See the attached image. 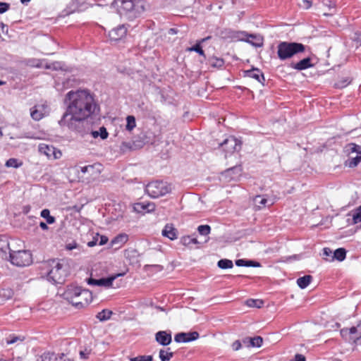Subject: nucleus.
Here are the masks:
<instances>
[{
  "label": "nucleus",
  "mask_w": 361,
  "mask_h": 361,
  "mask_svg": "<svg viewBox=\"0 0 361 361\" xmlns=\"http://www.w3.org/2000/svg\"><path fill=\"white\" fill-rule=\"evenodd\" d=\"M66 111L59 121L61 127L77 130L79 124L94 114L96 103L92 95L87 90H71L63 100Z\"/></svg>",
  "instance_id": "nucleus-1"
},
{
  "label": "nucleus",
  "mask_w": 361,
  "mask_h": 361,
  "mask_svg": "<svg viewBox=\"0 0 361 361\" xmlns=\"http://www.w3.org/2000/svg\"><path fill=\"white\" fill-rule=\"evenodd\" d=\"M114 4L120 15L130 20L137 18L145 11L142 0H114Z\"/></svg>",
  "instance_id": "nucleus-2"
},
{
  "label": "nucleus",
  "mask_w": 361,
  "mask_h": 361,
  "mask_svg": "<svg viewBox=\"0 0 361 361\" xmlns=\"http://www.w3.org/2000/svg\"><path fill=\"white\" fill-rule=\"evenodd\" d=\"M305 50V46L302 43L281 42L277 47V54L280 60L284 61Z\"/></svg>",
  "instance_id": "nucleus-3"
},
{
  "label": "nucleus",
  "mask_w": 361,
  "mask_h": 361,
  "mask_svg": "<svg viewBox=\"0 0 361 361\" xmlns=\"http://www.w3.org/2000/svg\"><path fill=\"white\" fill-rule=\"evenodd\" d=\"M171 184L163 180H154L145 187L146 193L152 198H158L171 192Z\"/></svg>",
  "instance_id": "nucleus-4"
},
{
  "label": "nucleus",
  "mask_w": 361,
  "mask_h": 361,
  "mask_svg": "<svg viewBox=\"0 0 361 361\" xmlns=\"http://www.w3.org/2000/svg\"><path fill=\"white\" fill-rule=\"evenodd\" d=\"M51 269L47 274V279L54 283H63L67 276V271L64 264L59 260L54 259L51 263Z\"/></svg>",
  "instance_id": "nucleus-5"
},
{
  "label": "nucleus",
  "mask_w": 361,
  "mask_h": 361,
  "mask_svg": "<svg viewBox=\"0 0 361 361\" xmlns=\"http://www.w3.org/2000/svg\"><path fill=\"white\" fill-rule=\"evenodd\" d=\"M10 262L17 267L29 266L32 262V254L28 250H10Z\"/></svg>",
  "instance_id": "nucleus-6"
},
{
  "label": "nucleus",
  "mask_w": 361,
  "mask_h": 361,
  "mask_svg": "<svg viewBox=\"0 0 361 361\" xmlns=\"http://www.w3.org/2000/svg\"><path fill=\"white\" fill-rule=\"evenodd\" d=\"M39 152L47 157L48 159H58L62 156L60 150L56 149L53 145L41 143L38 146Z\"/></svg>",
  "instance_id": "nucleus-7"
},
{
  "label": "nucleus",
  "mask_w": 361,
  "mask_h": 361,
  "mask_svg": "<svg viewBox=\"0 0 361 361\" xmlns=\"http://www.w3.org/2000/svg\"><path fill=\"white\" fill-rule=\"evenodd\" d=\"M92 300V293L87 289H83L80 294L76 298L75 301H74L73 306L78 309H81L87 306Z\"/></svg>",
  "instance_id": "nucleus-8"
},
{
  "label": "nucleus",
  "mask_w": 361,
  "mask_h": 361,
  "mask_svg": "<svg viewBox=\"0 0 361 361\" xmlns=\"http://www.w3.org/2000/svg\"><path fill=\"white\" fill-rule=\"evenodd\" d=\"M82 290L83 289L78 286H69L63 294V298L73 305L74 301H75L76 298L80 294Z\"/></svg>",
  "instance_id": "nucleus-9"
},
{
  "label": "nucleus",
  "mask_w": 361,
  "mask_h": 361,
  "mask_svg": "<svg viewBox=\"0 0 361 361\" xmlns=\"http://www.w3.org/2000/svg\"><path fill=\"white\" fill-rule=\"evenodd\" d=\"M220 146L223 147L226 153H233L235 151L239 150L240 148L238 140L232 136L224 140V141L220 144Z\"/></svg>",
  "instance_id": "nucleus-10"
},
{
  "label": "nucleus",
  "mask_w": 361,
  "mask_h": 361,
  "mask_svg": "<svg viewBox=\"0 0 361 361\" xmlns=\"http://www.w3.org/2000/svg\"><path fill=\"white\" fill-rule=\"evenodd\" d=\"M199 336V333L197 331L181 332L175 335L174 341L177 343H188L197 340Z\"/></svg>",
  "instance_id": "nucleus-11"
},
{
  "label": "nucleus",
  "mask_w": 361,
  "mask_h": 361,
  "mask_svg": "<svg viewBox=\"0 0 361 361\" xmlns=\"http://www.w3.org/2000/svg\"><path fill=\"white\" fill-rule=\"evenodd\" d=\"M116 278V276H112L108 278H102L99 279L90 278L87 279V283L92 286H99L109 288L112 286L113 281Z\"/></svg>",
  "instance_id": "nucleus-12"
},
{
  "label": "nucleus",
  "mask_w": 361,
  "mask_h": 361,
  "mask_svg": "<svg viewBox=\"0 0 361 361\" xmlns=\"http://www.w3.org/2000/svg\"><path fill=\"white\" fill-rule=\"evenodd\" d=\"M127 32V28L124 25H119L117 27L112 29L109 33V36L111 41H118L122 39L126 36Z\"/></svg>",
  "instance_id": "nucleus-13"
},
{
  "label": "nucleus",
  "mask_w": 361,
  "mask_h": 361,
  "mask_svg": "<svg viewBox=\"0 0 361 361\" xmlns=\"http://www.w3.org/2000/svg\"><path fill=\"white\" fill-rule=\"evenodd\" d=\"M155 340L157 343H159L161 345H164V346L168 345L171 343V341H172L171 334L169 333H167L165 331H158L155 334Z\"/></svg>",
  "instance_id": "nucleus-14"
},
{
  "label": "nucleus",
  "mask_w": 361,
  "mask_h": 361,
  "mask_svg": "<svg viewBox=\"0 0 361 361\" xmlns=\"http://www.w3.org/2000/svg\"><path fill=\"white\" fill-rule=\"evenodd\" d=\"M155 204L150 202H142L136 203L134 209L137 212H152L155 209Z\"/></svg>",
  "instance_id": "nucleus-15"
},
{
  "label": "nucleus",
  "mask_w": 361,
  "mask_h": 361,
  "mask_svg": "<svg viewBox=\"0 0 361 361\" xmlns=\"http://www.w3.org/2000/svg\"><path fill=\"white\" fill-rule=\"evenodd\" d=\"M245 76L256 80L257 82L264 84L265 80L263 73L258 68H252L244 72Z\"/></svg>",
  "instance_id": "nucleus-16"
},
{
  "label": "nucleus",
  "mask_w": 361,
  "mask_h": 361,
  "mask_svg": "<svg viewBox=\"0 0 361 361\" xmlns=\"http://www.w3.org/2000/svg\"><path fill=\"white\" fill-rule=\"evenodd\" d=\"M343 336H346L347 334L350 335V339L356 342L359 339L361 338V329L360 331H358L357 327L353 326L351 328L342 329L341 331Z\"/></svg>",
  "instance_id": "nucleus-17"
},
{
  "label": "nucleus",
  "mask_w": 361,
  "mask_h": 361,
  "mask_svg": "<svg viewBox=\"0 0 361 361\" xmlns=\"http://www.w3.org/2000/svg\"><path fill=\"white\" fill-rule=\"evenodd\" d=\"M245 42L252 44L255 47H260L263 45V37L259 35L248 34Z\"/></svg>",
  "instance_id": "nucleus-18"
},
{
  "label": "nucleus",
  "mask_w": 361,
  "mask_h": 361,
  "mask_svg": "<svg viewBox=\"0 0 361 361\" xmlns=\"http://www.w3.org/2000/svg\"><path fill=\"white\" fill-rule=\"evenodd\" d=\"M42 361H66L65 358V355L63 353L61 354H56L54 353H44L42 355Z\"/></svg>",
  "instance_id": "nucleus-19"
},
{
  "label": "nucleus",
  "mask_w": 361,
  "mask_h": 361,
  "mask_svg": "<svg viewBox=\"0 0 361 361\" xmlns=\"http://www.w3.org/2000/svg\"><path fill=\"white\" fill-rule=\"evenodd\" d=\"M313 66L310 57L305 58L296 63H292L291 67L298 71L305 70Z\"/></svg>",
  "instance_id": "nucleus-20"
},
{
  "label": "nucleus",
  "mask_w": 361,
  "mask_h": 361,
  "mask_svg": "<svg viewBox=\"0 0 361 361\" xmlns=\"http://www.w3.org/2000/svg\"><path fill=\"white\" fill-rule=\"evenodd\" d=\"M27 64L31 67H35V68H43L44 67L46 69H56V66H55L56 63H53L51 65H44V61L36 59H29L27 62Z\"/></svg>",
  "instance_id": "nucleus-21"
},
{
  "label": "nucleus",
  "mask_w": 361,
  "mask_h": 361,
  "mask_svg": "<svg viewBox=\"0 0 361 361\" xmlns=\"http://www.w3.org/2000/svg\"><path fill=\"white\" fill-rule=\"evenodd\" d=\"M128 240L127 234L121 233L116 236L111 242V247L118 249L123 246Z\"/></svg>",
  "instance_id": "nucleus-22"
},
{
  "label": "nucleus",
  "mask_w": 361,
  "mask_h": 361,
  "mask_svg": "<svg viewBox=\"0 0 361 361\" xmlns=\"http://www.w3.org/2000/svg\"><path fill=\"white\" fill-rule=\"evenodd\" d=\"M164 237L170 240H175L177 238L176 229L171 224H166L161 232Z\"/></svg>",
  "instance_id": "nucleus-23"
},
{
  "label": "nucleus",
  "mask_w": 361,
  "mask_h": 361,
  "mask_svg": "<svg viewBox=\"0 0 361 361\" xmlns=\"http://www.w3.org/2000/svg\"><path fill=\"white\" fill-rule=\"evenodd\" d=\"M243 342L248 346L259 348L262 346L263 339L261 336H255L253 338H245Z\"/></svg>",
  "instance_id": "nucleus-24"
},
{
  "label": "nucleus",
  "mask_w": 361,
  "mask_h": 361,
  "mask_svg": "<svg viewBox=\"0 0 361 361\" xmlns=\"http://www.w3.org/2000/svg\"><path fill=\"white\" fill-rule=\"evenodd\" d=\"M255 202L260 208L265 207L266 206H271L274 204L271 200H268L263 195H257L255 198Z\"/></svg>",
  "instance_id": "nucleus-25"
},
{
  "label": "nucleus",
  "mask_w": 361,
  "mask_h": 361,
  "mask_svg": "<svg viewBox=\"0 0 361 361\" xmlns=\"http://www.w3.org/2000/svg\"><path fill=\"white\" fill-rule=\"evenodd\" d=\"M322 4L324 6L328 8L329 13H324L326 16H331L336 13V3L331 0H323Z\"/></svg>",
  "instance_id": "nucleus-26"
},
{
  "label": "nucleus",
  "mask_w": 361,
  "mask_h": 361,
  "mask_svg": "<svg viewBox=\"0 0 361 361\" xmlns=\"http://www.w3.org/2000/svg\"><path fill=\"white\" fill-rule=\"evenodd\" d=\"M235 265L238 267H260V264L257 262H255L252 260H247V259H237L235 261Z\"/></svg>",
  "instance_id": "nucleus-27"
},
{
  "label": "nucleus",
  "mask_w": 361,
  "mask_h": 361,
  "mask_svg": "<svg viewBox=\"0 0 361 361\" xmlns=\"http://www.w3.org/2000/svg\"><path fill=\"white\" fill-rule=\"evenodd\" d=\"M312 280V276L310 275H305L302 277H300L297 279L298 286L304 289L307 288Z\"/></svg>",
  "instance_id": "nucleus-28"
},
{
  "label": "nucleus",
  "mask_w": 361,
  "mask_h": 361,
  "mask_svg": "<svg viewBox=\"0 0 361 361\" xmlns=\"http://www.w3.org/2000/svg\"><path fill=\"white\" fill-rule=\"evenodd\" d=\"M174 353L168 348L166 350L161 349L159 353V357L161 361H169L173 356Z\"/></svg>",
  "instance_id": "nucleus-29"
},
{
  "label": "nucleus",
  "mask_w": 361,
  "mask_h": 361,
  "mask_svg": "<svg viewBox=\"0 0 361 361\" xmlns=\"http://www.w3.org/2000/svg\"><path fill=\"white\" fill-rule=\"evenodd\" d=\"M180 242L184 246L187 247H190L192 245H197L200 243L196 238H193L190 235L183 236L180 239Z\"/></svg>",
  "instance_id": "nucleus-30"
},
{
  "label": "nucleus",
  "mask_w": 361,
  "mask_h": 361,
  "mask_svg": "<svg viewBox=\"0 0 361 361\" xmlns=\"http://www.w3.org/2000/svg\"><path fill=\"white\" fill-rule=\"evenodd\" d=\"M361 162V151L359 154H357L355 157L350 156L348 161H347V165L350 167L353 168L358 165L359 163Z\"/></svg>",
  "instance_id": "nucleus-31"
},
{
  "label": "nucleus",
  "mask_w": 361,
  "mask_h": 361,
  "mask_svg": "<svg viewBox=\"0 0 361 361\" xmlns=\"http://www.w3.org/2000/svg\"><path fill=\"white\" fill-rule=\"evenodd\" d=\"M111 314L112 312L111 310L104 309L97 314L96 318L100 322H105L110 319Z\"/></svg>",
  "instance_id": "nucleus-32"
},
{
  "label": "nucleus",
  "mask_w": 361,
  "mask_h": 361,
  "mask_svg": "<svg viewBox=\"0 0 361 361\" xmlns=\"http://www.w3.org/2000/svg\"><path fill=\"white\" fill-rule=\"evenodd\" d=\"M44 115L40 106H35L31 109L30 116L35 121H39L44 117Z\"/></svg>",
  "instance_id": "nucleus-33"
},
{
  "label": "nucleus",
  "mask_w": 361,
  "mask_h": 361,
  "mask_svg": "<svg viewBox=\"0 0 361 361\" xmlns=\"http://www.w3.org/2000/svg\"><path fill=\"white\" fill-rule=\"evenodd\" d=\"M345 150L351 156L353 154H359L361 151V146L355 143H349L345 146Z\"/></svg>",
  "instance_id": "nucleus-34"
},
{
  "label": "nucleus",
  "mask_w": 361,
  "mask_h": 361,
  "mask_svg": "<svg viewBox=\"0 0 361 361\" xmlns=\"http://www.w3.org/2000/svg\"><path fill=\"white\" fill-rule=\"evenodd\" d=\"M346 256V251L344 248H338L334 252V260L336 259L339 262H342L345 259Z\"/></svg>",
  "instance_id": "nucleus-35"
},
{
  "label": "nucleus",
  "mask_w": 361,
  "mask_h": 361,
  "mask_svg": "<svg viewBox=\"0 0 361 361\" xmlns=\"http://www.w3.org/2000/svg\"><path fill=\"white\" fill-rule=\"evenodd\" d=\"M217 265L220 269H231L233 267V262L228 259H220L218 262Z\"/></svg>",
  "instance_id": "nucleus-36"
},
{
  "label": "nucleus",
  "mask_w": 361,
  "mask_h": 361,
  "mask_svg": "<svg viewBox=\"0 0 361 361\" xmlns=\"http://www.w3.org/2000/svg\"><path fill=\"white\" fill-rule=\"evenodd\" d=\"M247 37V32L245 31L233 30V41H245Z\"/></svg>",
  "instance_id": "nucleus-37"
},
{
  "label": "nucleus",
  "mask_w": 361,
  "mask_h": 361,
  "mask_svg": "<svg viewBox=\"0 0 361 361\" xmlns=\"http://www.w3.org/2000/svg\"><path fill=\"white\" fill-rule=\"evenodd\" d=\"M126 129L128 131H132L136 126L135 118L134 116H128L126 117Z\"/></svg>",
  "instance_id": "nucleus-38"
},
{
  "label": "nucleus",
  "mask_w": 361,
  "mask_h": 361,
  "mask_svg": "<svg viewBox=\"0 0 361 361\" xmlns=\"http://www.w3.org/2000/svg\"><path fill=\"white\" fill-rule=\"evenodd\" d=\"M41 216L45 219L49 224H52L55 222V218L50 215V212L48 209L42 210Z\"/></svg>",
  "instance_id": "nucleus-39"
},
{
  "label": "nucleus",
  "mask_w": 361,
  "mask_h": 361,
  "mask_svg": "<svg viewBox=\"0 0 361 361\" xmlns=\"http://www.w3.org/2000/svg\"><path fill=\"white\" fill-rule=\"evenodd\" d=\"M233 30L231 29L226 28L222 30H221L219 33L220 37L224 39H228L233 41Z\"/></svg>",
  "instance_id": "nucleus-40"
},
{
  "label": "nucleus",
  "mask_w": 361,
  "mask_h": 361,
  "mask_svg": "<svg viewBox=\"0 0 361 361\" xmlns=\"http://www.w3.org/2000/svg\"><path fill=\"white\" fill-rule=\"evenodd\" d=\"M6 167L19 168L23 165L22 161H19L18 159L15 158H11L8 159L5 164Z\"/></svg>",
  "instance_id": "nucleus-41"
},
{
  "label": "nucleus",
  "mask_w": 361,
  "mask_h": 361,
  "mask_svg": "<svg viewBox=\"0 0 361 361\" xmlns=\"http://www.w3.org/2000/svg\"><path fill=\"white\" fill-rule=\"evenodd\" d=\"M209 63L211 66L217 67V68L222 67L224 64V61L222 59L216 58V57H212V58L209 59Z\"/></svg>",
  "instance_id": "nucleus-42"
},
{
  "label": "nucleus",
  "mask_w": 361,
  "mask_h": 361,
  "mask_svg": "<svg viewBox=\"0 0 361 361\" xmlns=\"http://www.w3.org/2000/svg\"><path fill=\"white\" fill-rule=\"evenodd\" d=\"M263 304V301L258 299H249L246 301V305L251 307L260 308Z\"/></svg>",
  "instance_id": "nucleus-43"
},
{
  "label": "nucleus",
  "mask_w": 361,
  "mask_h": 361,
  "mask_svg": "<svg viewBox=\"0 0 361 361\" xmlns=\"http://www.w3.org/2000/svg\"><path fill=\"white\" fill-rule=\"evenodd\" d=\"M197 230L200 235L207 236L211 232V227L209 225H200Z\"/></svg>",
  "instance_id": "nucleus-44"
},
{
  "label": "nucleus",
  "mask_w": 361,
  "mask_h": 361,
  "mask_svg": "<svg viewBox=\"0 0 361 361\" xmlns=\"http://www.w3.org/2000/svg\"><path fill=\"white\" fill-rule=\"evenodd\" d=\"M322 255H323L324 259H325L326 261H328V262L334 261V258H333L334 252H332V250L330 248L324 247L323 249Z\"/></svg>",
  "instance_id": "nucleus-45"
},
{
  "label": "nucleus",
  "mask_w": 361,
  "mask_h": 361,
  "mask_svg": "<svg viewBox=\"0 0 361 361\" xmlns=\"http://www.w3.org/2000/svg\"><path fill=\"white\" fill-rule=\"evenodd\" d=\"M187 51H195L198 53L200 56H205L204 51H203L201 44L197 41V42L195 44V45L188 47L187 49Z\"/></svg>",
  "instance_id": "nucleus-46"
},
{
  "label": "nucleus",
  "mask_w": 361,
  "mask_h": 361,
  "mask_svg": "<svg viewBox=\"0 0 361 361\" xmlns=\"http://www.w3.org/2000/svg\"><path fill=\"white\" fill-rule=\"evenodd\" d=\"M130 361H153L152 355H138L130 358Z\"/></svg>",
  "instance_id": "nucleus-47"
},
{
  "label": "nucleus",
  "mask_w": 361,
  "mask_h": 361,
  "mask_svg": "<svg viewBox=\"0 0 361 361\" xmlns=\"http://www.w3.org/2000/svg\"><path fill=\"white\" fill-rule=\"evenodd\" d=\"M353 221L354 224L361 222V206L353 212Z\"/></svg>",
  "instance_id": "nucleus-48"
},
{
  "label": "nucleus",
  "mask_w": 361,
  "mask_h": 361,
  "mask_svg": "<svg viewBox=\"0 0 361 361\" xmlns=\"http://www.w3.org/2000/svg\"><path fill=\"white\" fill-rule=\"evenodd\" d=\"M66 249L68 250H78L79 252H80V246L75 241H72L71 243H67L66 245Z\"/></svg>",
  "instance_id": "nucleus-49"
},
{
  "label": "nucleus",
  "mask_w": 361,
  "mask_h": 361,
  "mask_svg": "<svg viewBox=\"0 0 361 361\" xmlns=\"http://www.w3.org/2000/svg\"><path fill=\"white\" fill-rule=\"evenodd\" d=\"M109 133L105 127H100L99 129V136L102 139L105 140L108 137Z\"/></svg>",
  "instance_id": "nucleus-50"
},
{
  "label": "nucleus",
  "mask_w": 361,
  "mask_h": 361,
  "mask_svg": "<svg viewBox=\"0 0 361 361\" xmlns=\"http://www.w3.org/2000/svg\"><path fill=\"white\" fill-rule=\"evenodd\" d=\"M108 238L105 235H99L98 233H97V240H99L98 244L99 245H103L107 243L108 242Z\"/></svg>",
  "instance_id": "nucleus-51"
},
{
  "label": "nucleus",
  "mask_w": 361,
  "mask_h": 361,
  "mask_svg": "<svg viewBox=\"0 0 361 361\" xmlns=\"http://www.w3.org/2000/svg\"><path fill=\"white\" fill-rule=\"evenodd\" d=\"M299 6L304 9H308L312 6V2L309 0H302Z\"/></svg>",
  "instance_id": "nucleus-52"
},
{
  "label": "nucleus",
  "mask_w": 361,
  "mask_h": 361,
  "mask_svg": "<svg viewBox=\"0 0 361 361\" xmlns=\"http://www.w3.org/2000/svg\"><path fill=\"white\" fill-rule=\"evenodd\" d=\"M10 8V4L6 2H0V13L6 12Z\"/></svg>",
  "instance_id": "nucleus-53"
},
{
  "label": "nucleus",
  "mask_w": 361,
  "mask_h": 361,
  "mask_svg": "<svg viewBox=\"0 0 361 361\" xmlns=\"http://www.w3.org/2000/svg\"><path fill=\"white\" fill-rule=\"evenodd\" d=\"M231 347L233 350H238L242 348L241 342L239 340H237L232 343Z\"/></svg>",
  "instance_id": "nucleus-54"
},
{
  "label": "nucleus",
  "mask_w": 361,
  "mask_h": 361,
  "mask_svg": "<svg viewBox=\"0 0 361 361\" xmlns=\"http://www.w3.org/2000/svg\"><path fill=\"white\" fill-rule=\"evenodd\" d=\"M93 165H88L80 168V171L82 173H90V171L93 170Z\"/></svg>",
  "instance_id": "nucleus-55"
},
{
  "label": "nucleus",
  "mask_w": 361,
  "mask_h": 361,
  "mask_svg": "<svg viewBox=\"0 0 361 361\" xmlns=\"http://www.w3.org/2000/svg\"><path fill=\"white\" fill-rule=\"evenodd\" d=\"M90 353V350H85L80 352V357L81 359H87Z\"/></svg>",
  "instance_id": "nucleus-56"
},
{
  "label": "nucleus",
  "mask_w": 361,
  "mask_h": 361,
  "mask_svg": "<svg viewBox=\"0 0 361 361\" xmlns=\"http://www.w3.org/2000/svg\"><path fill=\"white\" fill-rule=\"evenodd\" d=\"M305 357L302 354H296L292 361H305Z\"/></svg>",
  "instance_id": "nucleus-57"
},
{
  "label": "nucleus",
  "mask_w": 361,
  "mask_h": 361,
  "mask_svg": "<svg viewBox=\"0 0 361 361\" xmlns=\"http://www.w3.org/2000/svg\"><path fill=\"white\" fill-rule=\"evenodd\" d=\"M20 340L18 336H12L10 339H7L6 343L11 345L15 343L17 341Z\"/></svg>",
  "instance_id": "nucleus-58"
},
{
  "label": "nucleus",
  "mask_w": 361,
  "mask_h": 361,
  "mask_svg": "<svg viewBox=\"0 0 361 361\" xmlns=\"http://www.w3.org/2000/svg\"><path fill=\"white\" fill-rule=\"evenodd\" d=\"M99 243V240H97V235L93 237V239L92 240L90 241L87 243V246L88 247H94V245H96L97 244H98Z\"/></svg>",
  "instance_id": "nucleus-59"
},
{
  "label": "nucleus",
  "mask_w": 361,
  "mask_h": 361,
  "mask_svg": "<svg viewBox=\"0 0 361 361\" xmlns=\"http://www.w3.org/2000/svg\"><path fill=\"white\" fill-rule=\"evenodd\" d=\"M142 145L146 144V143H149V142L152 143V141L149 140V139H148V137L146 135H143L142 137Z\"/></svg>",
  "instance_id": "nucleus-60"
},
{
  "label": "nucleus",
  "mask_w": 361,
  "mask_h": 361,
  "mask_svg": "<svg viewBox=\"0 0 361 361\" xmlns=\"http://www.w3.org/2000/svg\"><path fill=\"white\" fill-rule=\"evenodd\" d=\"M39 226H40V228H41L42 230H44V231H46V230H47V229L49 228V227H48L47 224L46 223H44V222H42H42H40V224H39Z\"/></svg>",
  "instance_id": "nucleus-61"
},
{
  "label": "nucleus",
  "mask_w": 361,
  "mask_h": 361,
  "mask_svg": "<svg viewBox=\"0 0 361 361\" xmlns=\"http://www.w3.org/2000/svg\"><path fill=\"white\" fill-rule=\"evenodd\" d=\"M91 135L94 138H97L99 136V130H93L91 132Z\"/></svg>",
  "instance_id": "nucleus-62"
},
{
  "label": "nucleus",
  "mask_w": 361,
  "mask_h": 361,
  "mask_svg": "<svg viewBox=\"0 0 361 361\" xmlns=\"http://www.w3.org/2000/svg\"><path fill=\"white\" fill-rule=\"evenodd\" d=\"M209 39H211V37L210 36H208L207 37H204V38H202V39L199 40L198 42L202 44L207 40H209Z\"/></svg>",
  "instance_id": "nucleus-63"
},
{
  "label": "nucleus",
  "mask_w": 361,
  "mask_h": 361,
  "mask_svg": "<svg viewBox=\"0 0 361 361\" xmlns=\"http://www.w3.org/2000/svg\"><path fill=\"white\" fill-rule=\"evenodd\" d=\"M169 34H176V30L174 29V28H171L169 30Z\"/></svg>",
  "instance_id": "nucleus-64"
}]
</instances>
